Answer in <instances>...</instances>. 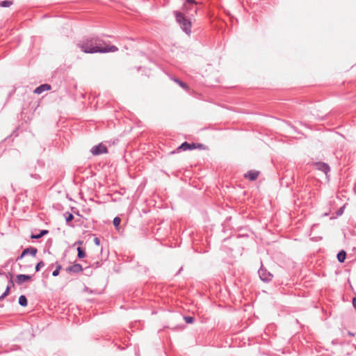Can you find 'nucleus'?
Wrapping results in <instances>:
<instances>
[{
  "label": "nucleus",
  "mask_w": 356,
  "mask_h": 356,
  "mask_svg": "<svg viewBox=\"0 0 356 356\" xmlns=\"http://www.w3.org/2000/svg\"><path fill=\"white\" fill-rule=\"evenodd\" d=\"M189 145H190L189 150H193V149H204V145L202 143H189Z\"/></svg>",
  "instance_id": "2eb2a0df"
},
{
  "label": "nucleus",
  "mask_w": 356,
  "mask_h": 356,
  "mask_svg": "<svg viewBox=\"0 0 356 356\" xmlns=\"http://www.w3.org/2000/svg\"><path fill=\"white\" fill-rule=\"evenodd\" d=\"M120 222H121V219L119 217H115L113 220V225L116 228H118V227L120 225Z\"/></svg>",
  "instance_id": "412c9836"
},
{
  "label": "nucleus",
  "mask_w": 356,
  "mask_h": 356,
  "mask_svg": "<svg viewBox=\"0 0 356 356\" xmlns=\"http://www.w3.org/2000/svg\"><path fill=\"white\" fill-rule=\"evenodd\" d=\"M61 269V266L60 264H57L56 270H54L52 273V275L54 277H56L59 275L60 270Z\"/></svg>",
  "instance_id": "aec40b11"
},
{
  "label": "nucleus",
  "mask_w": 356,
  "mask_h": 356,
  "mask_svg": "<svg viewBox=\"0 0 356 356\" xmlns=\"http://www.w3.org/2000/svg\"><path fill=\"white\" fill-rule=\"evenodd\" d=\"M337 259L338 261L340 262V263H343L345 259H346V252L344 251V250H341L338 254H337Z\"/></svg>",
  "instance_id": "ddd939ff"
},
{
  "label": "nucleus",
  "mask_w": 356,
  "mask_h": 356,
  "mask_svg": "<svg viewBox=\"0 0 356 356\" xmlns=\"http://www.w3.org/2000/svg\"><path fill=\"white\" fill-rule=\"evenodd\" d=\"M184 320L187 323H192L194 321V318L192 316H185Z\"/></svg>",
  "instance_id": "b1692460"
},
{
  "label": "nucleus",
  "mask_w": 356,
  "mask_h": 356,
  "mask_svg": "<svg viewBox=\"0 0 356 356\" xmlns=\"http://www.w3.org/2000/svg\"><path fill=\"white\" fill-rule=\"evenodd\" d=\"M47 234H48V231L43 229V230H41L40 232V233L38 234H31V238H35V239H38V238H40L41 237H42L43 236L46 235Z\"/></svg>",
  "instance_id": "4468645a"
},
{
  "label": "nucleus",
  "mask_w": 356,
  "mask_h": 356,
  "mask_svg": "<svg viewBox=\"0 0 356 356\" xmlns=\"http://www.w3.org/2000/svg\"><path fill=\"white\" fill-rule=\"evenodd\" d=\"M32 279V276L29 275L19 274L17 275L16 282L17 284L21 285L26 281H29Z\"/></svg>",
  "instance_id": "0eeeda50"
},
{
  "label": "nucleus",
  "mask_w": 356,
  "mask_h": 356,
  "mask_svg": "<svg viewBox=\"0 0 356 356\" xmlns=\"http://www.w3.org/2000/svg\"><path fill=\"white\" fill-rule=\"evenodd\" d=\"M77 252H78L77 256L79 259H82L86 257L85 250L82 248L79 247L77 248Z\"/></svg>",
  "instance_id": "f3484780"
},
{
  "label": "nucleus",
  "mask_w": 356,
  "mask_h": 356,
  "mask_svg": "<svg viewBox=\"0 0 356 356\" xmlns=\"http://www.w3.org/2000/svg\"><path fill=\"white\" fill-rule=\"evenodd\" d=\"M50 89H51V86L49 84L44 83V84H42V85L39 86L38 87H37L34 90V92L35 94L40 95L44 91L49 90Z\"/></svg>",
  "instance_id": "1a4fd4ad"
},
{
  "label": "nucleus",
  "mask_w": 356,
  "mask_h": 356,
  "mask_svg": "<svg viewBox=\"0 0 356 356\" xmlns=\"http://www.w3.org/2000/svg\"><path fill=\"white\" fill-rule=\"evenodd\" d=\"M10 276V282L13 284V280H12V277H13V275L11 273H9Z\"/></svg>",
  "instance_id": "cd10ccee"
},
{
  "label": "nucleus",
  "mask_w": 356,
  "mask_h": 356,
  "mask_svg": "<svg viewBox=\"0 0 356 356\" xmlns=\"http://www.w3.org/2000/svg\"><path fill=\"white\" fill-rule=\"evenodd\" d=\"M175 16L177 22L179 24L181 29L188 35L191 32V22L186 19L184 15L179 11H175Z\"/></svg>",
  "instance_id": "f03ea898"
},
{
  "label": "nucleus",
  "mask_w": 356,
  "mask_h": 356,
  "mask_svg": "<svg viewBox=\"0 0 356 356\" xmlns=\"http://www.w3.org/2000/svg\"><path fill=\"white\" fill-rule=\"evenodd\" d=\"M19 304L22 307H26L28 304L27 298L25 296L22 295L19 298Z\"/></svg>",
  "instance_id": "dca6fc26"
},
{
  "label": "nucleus",
  "mask_w": 356,
  "mask_h": 356,
  "mask_svg": "<svg viewBox=\"0 0 356 356\" xmlns=\"http://www.w3.org/2000/svg\"><path fill=\"white\" fill-rule=\"evenodd\" d=\"M171 79L175 82L176 83H177L181 88H182L183 89H184L186 91H188L189 90V87L188 86L184 83L183 81H181L180 79H177V78H175V77H172L171 78Z\"/></svg>",
  "instance_id": "f8f14e48"
},
{
  "label": "nucleus",
  "mask_w": 356,
  "mask_h": 356,
  "mask_svg": "<svg viewBox=\"0 0 356 356\" xmlns=\"http://www.w3.org/2000/svg\"><path fill=\"white\" fill-rule=\"evenodd\" d=\"M259 175V172L255 170H250L245 175V177L248 178L250 181H254L257 179Z\"/></svg>",
  "instance_id": "9d476101"
},
{
  "label": "nucleus",
  "mask_w": 356,
  "mask_h": 356,
  "mask_svg": "<svg viewBox=\"0 0 356 356\" xmlns=\"http://www.w3.org/2000/svg\"><path fill=\"white\" fill-rule=\"evenodd\" d=\"M44 266V263L42 261L38 262L35 266V271L38 272Z\"/></svg>",
  "instance_id": "4be33fe9"
},
{
  "label": "nucleus",
  "mask_w": 356,
  "mask_h": 356,
  "mask_svg": "<svg viewBox=\"0 0 356 356\" xmlns=\"http://www.w3.org/2000/svg\"><path fill=\"white\" fill-rule=\"evenodd\" d=\"M66 270L70 273H78L83 270V267L79 264H74L68 266Z\"/></svg>",
  "instance_id": "6e6552de"
},
{
  "label": "nucleus",
  "mask_w": 356,
  "mask_h": 356,
  "mask_svg": "<svg viewBox=\"0 0 356 356\" xmlns=\"http://www.w3.org/2000/svg\"><path fill=\"white\" fill-rule=\"evenodd\" d=\"M348 334L350 337H353L354 336V334L352 333L351 332H348Z\"/></svg>",
  "instance_id": "c85d7f7f"
},
{
  "label": "nucleus",
  "mask_w": 356,
  "mask_h": 356,
  "mask_svg": "<svg viewBox=\"0 0 356 356\" xmlns=\"http://www.w3.org/2000/svg\"><path fill=\"white\" fill-rule=\"evenodd\" d=\"M94 243H95V244L96 245H99V244H100V240H99L98 238L95 237V238H94Z\"/></svg>",
  "instance_id": "a878e982"
},
{
  "label": "nucleus",
  "mask_w": 356,
  "mask_h": 356,
  "mask_svg": "<svg viewBox=\"0 0 356 356\" xmlns=\"http://www.w3.org/2000/svg\"><path fill=\"white\" fill-rule=\"evenodd\" d=\"M343 210H344V207H341L339 209L337 210V216L342 215V213H343Z\"/></svg>",
  "instance_id": "393cba45"
},
{
  "label": "nucleus",
  "mask_w": 356,
  "mask_h": 356,
  "mask_svg": "<svg viewBox=\"0 0 356 356\" xmlns=\"http://www.w3.org/2000/svg\"><path fill=\"white\" fill-rule=\"evenodd\" d=\"M189 149H190L189 143L188 142H184V143H181V145H179L176 149V150L172 151L171 153L175 154V153L179 152L180 151H187V150H189Z\"/></svg>",
  "instance_id": "9b49d317"
},
{
  "label": "nucleus",
  "mask_w": 356,
  "mask_h": 356,
  "mask_svg": "<svg viewBox=\"0 0 356 356\" xmlns=\"http://www.w3.org/2000/svg\"><path fill=\"white\" fill-rule=\"evenodd\" d=\"M316 169L327 174L330 171V168L327 163L323 162H316L314 163Z\"/></svg>",
  "instance_id": "423d86ee"
},
{
  "label": "nucleus",
  "mask_w": 356,
  "mask_h": 356,
  "mask_svg": "<svg viewBox=\"0 0 356 356\" xmlns=\"http://www.w3.org/2000/svg\"><path fill=\"white\" fill-rule=\"evenodd\" d=\"M80 49L86 54L107 53L118 51V47L108 45L98 37H88L77 44Z\"/></svg>",
  "instance_id": "f257e3e1"
},
{
  "label": "nucleus",
  "mask_w": 356,
  "mask_h": 356,
  "mask_svg": "<svg viewBox=\"0 0 356 356\" xmlns=\"http://www.w3.org/2000/svg\"><path fill=\"white\" fill-rule=\"evenodd\" d=\"M37 252H38L37 248H35L34 247H29V248H25L22 251V252L20 254V256H19L17 258V261H19V260L22 259L24 256H26L27 254H31L32 256H35Z\"/></svg>",
  "instance_id": "39448f33"
},
{
  "label": "nucleus",
  "mask_w": 356,
  "mask_h": 356,
  "mask_svg": "<svg viewBox=\"0 0 356 356\" xmlns=\"http://www.w3.org/2000/svg\"><path fill=\"white\" fill-rule=\"evenodd\" d=\"M186 2L192 5H196L197 2L195 0H186Z\"/></svg>",
  "instance_id": "bb28decb"
},
{
  "label": "nucleus",
  "mask_w": 356,
  "mask_h": 356,
  "mask_svg": "<svg viewBox=\"0 0 356 356\" xmlns=\"http://www.w3.org/2000/svg\"><path fill=\"white\" fill-rule=\"evenodd\" d=\"M107 147L102 143H100L97 145L92 147L90 150V152L95 156L107 153Z\"/></svg>",
  "instance_id": "20e7f679"
},
{
  "label": "nucleus",
  "mask_w": 356,
  "mask_h": 356,
  "mask_svg": "<svg viewBox=\"0 0 356 356\" xmlns=\"http://www.w3.org/2000/svg\"><path fill=\"white\" fill-rule=\"evenodd\" d=\"M9 292H10V286H7L4 293L0 296V300L3 299L6 296H8Z\"/></svg>",
  "instance_id": "5701e85b"
},
{
  "label": "nucleus",
  "mask_w": 356,
  "mask_h": 356,
  "mask_svg": "<svg viewBox=\"0 0 356 356\" xmlns=\"http://www.w3.org/2000/svg\"><path fill=\"white\" fill-rule=\"evenodd\" d=\"M65 220L67 223L74 219V216L70 212H67L66 213H65Z\"/></svg>",
  "instance_id": "6ab92c4d"
},
{
  "label": "nucleus",
  "mask_w": 356,
  "mask_h": 356,
  "mask_svg": "<svg viewBox=\"0 0 356 356\" xmlns=\"http://www.w3.org/2000/svg\"><path fill=\"white\" fill-rule=\"evenodd\" d=\"M13 4V1L10 0H5L1 2L0 6L1 7L8 8Z\"/></svg>",
  "instance_id": "a211bd4d"
},
{
  "label": "nucleus",
  "mask_w": 356,
  "mask_h": 356,
  "mask_svg": "<svg viewBox=\"0 0 356 356\" xmlns=\"http://www.w3.org/2000/svg\"><path fill=\"white\" fill-rule=\"evenodd\" d=\"M260 279L264 282H269L273 279V274L261 266L258 270Z\"/></svg>",
  "instance_id": "7ed1b4c3"
},
{
  "label": "nucleus",
  "mask_w": 356,
  "mask_h": 356,
  "mask_svg": "<svg viewBox=\"0 0 356 356\" xmlns=\"http://www.w3.org/2000/svg\"><path fill=\"white\" fill-rule=\"evenodd\" d=\"M33 177H35V178H39V175H31Z\"/></svg>",
  "instance_id": "c756f323"
}]
</instances>
